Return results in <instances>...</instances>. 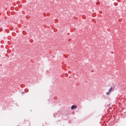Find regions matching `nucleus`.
<instances>
[{
  "mask_svg": "<svg viewBox=\"0 0 126 126\" xmlns=\"http://www.w3.org/2000/svg\"><path fill=\"white\" fill-rule=\"evenodd\" d=\"M114 91V88H113V87H111V88L109 90L108 92L106 93L107 95H110L111 94V92H112V91Z\"/></svg>",
  "mask_w": 126,
  "mask_h": 126,
  "instance_id": "obj_1",
  "label": "nucleus"
},
{
  "mask_svg": "<svg viewBox=\"0 0 126 126\" xmlns=\"http://www.w3.org/2000/svg\"><path fill=\"white\" fill-rule=\"evenodd\" d=\"M77 108V106L76 105H72L71 107V110H73V109H76Z\"/></svg>",
  "mask_w": 126,
  "mask_h": 126,
  "instance_id": "obj_2",
  "label": "nucleus"
}]
</instances>
